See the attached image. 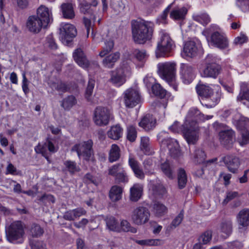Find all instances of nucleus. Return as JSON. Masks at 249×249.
<instances>
[{"label": "nucleus", "instance_id": "12", "mask_svg": "<svg viewBox=\"0 0 249 249\" xmlns=\"http://www.w3.org/2000/svg\"><path fill=\"white\" fill-rule=\"evenodd\" d=\"M109 109L104 107H97L94 111L93 120L94 123L99 126L107 125L111 116Z\"/></svg>", "mask_w": 249, "mask_h": 249}, {"label": "nucleus", "instance_id": "11", "mask_svg": "<svg viewBox=\"0 0 249 249\" xmlns=\"http://www.w3.org/2000/svg\"><path fill=\"white\" fill-rule=\"evenodd\" d=\"M77 35V30L74 25L62 23L60 28V38L62 42L68 45Z\"/></svg>", "mask_w": 249, "mask_h": 249}, {"label": "nucleus", "instance_id": "51", "mask_svg": "<svg viewBox=\"0 0 249 249\" xmlns=\"http://www.w3.org/2000/svg\"><path fill=\"white\" fill-rule=\"evenodd\" d=\"M194 20L205 25L210 21V18L206 14H196L193 16Z\"/></svg>", "mask_w": 249, "mask_h": 249}, {"label": "nucleus", "instance_id": "4", "mask_svg": "<svg viewBox=\"0 0 249 249\" xmlns=\"http://www.w3.org/2000/svg\"><path fill=\"white\" fill-rule=\"evenodd\" d=\"M220 59L216 56L208 54L205 58V66L200 70V74L204 77L215 78L220 73L221 67L219 65Z\"/></svg>", "mask_w": 249, "mask_h": 249}, {"label": "nucleus", "instance_id": "37", "mask_svg": "<svg viewBox=\"0 0 249 249\" xmlns=\"http://www.w3.org/2000/svg\"><path fill=\"white\" fill-rule=\"evenodd\" d=\"M153 212L157 216H161L167 212V207L159 201H155L152 206Z\"/></svg>", "mask_w": 249, "mask_h": 249}, {"label": "nucleus", "instance_id": "3", "mask_svg": "<svg viewBox=\"0 0 249 249\" xmlns=\"http://www.w3.org/2000/svg\"><path fill=\"white\" fill-rule=\"evenodd\" d=\"M25 225L20 221L11 223L5 229L7 240L12 243H21L23 241Z\"/></svg>", "mask_w": 249, "mask_h": 249}, {"label": "nucleus", "instance_id": "27", "mask_svg": "<svg viewBox=\"0 0 249 249\" xmlns=\"http://www.w3.org/2000/svg\"><path fill=\"white\" fill-rule=\"evenodd\" d=\"M73 57L76 62L81 67L86 68L89 65V62L86 58L83 51L81 49L75 50L73 53Z\"/></svg>", "mask_w": 249, "mask_h": 249}, {"label": "nucleus", "instance_id": "8", "mask_svg": "<svg viewBox=\"0 0 249 249\" xmlns=\"http://www.w3.org/2000/svg\"><path fill=\"white\" fill-rule=\"evenodd\" d=\"M199 129L196 121L186 120L182 125V133L189 144H195L199 139Z\"/></svg>", "mask_w": 249, "mask_h": 249}, {"label": "nucleus", "instance_id": "50", "mask_svg": "<svg viewBox=\"0 0 249 249\" xmlns=\"http://www.w3.org/2000/svg\"><path fill=\"white\" fill-rule=\"evenodd\" d=\"M178 184L180 189L185 187L187 183V176L185 171L183 169H180L178 173Z\"/></svg>", "mask_w": 249, "mask_h": 249}, {"label": "nucleus", "instance_id": "18", "mask_svg": "<svg viewBox=\"0 0 249 249\" xmlns=\"http://www.w3.org/2000/svg\"><path fill=\"white\" fill-rule=\"evenodd\" d=\"M210 43L212 45L220 49L228 48L229 43L226 36L218 32L213 33L211 36Z\"/></svg>", "mask_w": 249, "mask_h": 249}, {"label": "nucleus", "instance_id": "35", "mask_svg": "<svg viewBox=\"0 0 249 249\" xmlns=\"http://www.w3.org/2000/svg\"><path fill=\"white\" fill-rule=\"evenodd\" d=\"M212 116H207L205 118L204 115L201 113L199 110L196 108H191L188 112L187 115L188 119L194 118L196 119V120H199L202 121L205 119L208 120L212 118ZM187 120L190 121L189 119Z\"/></svg>", "mask_w": 249, "mask_h": 249}, {"label": "nucleus", "instance_id": "23", "mask_svg": "<svg viewBox=\"0 0 249 249\" xmlns=\"http://www.w3.org/2000/svg\"><path fill=\"white\" fill-rule=\"evenodd\" d=\"M156 124V120L153 116L147 114L141 120L139 125L146 131H149L155 127Z\"/></svg>", "mask_w": 249, "mask_h": 249}, {"label": "nucleus", "instance_id": "2", "mask_svg": "<svg viewBox=\"0 0 249 249\" xmlns=\"http://www.w3.org/2000/svg\"><path fill=\"white\" fill-rule=\"evenodd\" d=\"M215 91L206 85H199L196 86V89L199 96L206 99L208 103L205 104L207 107L212 108L215 107L220 101L222 96L221 90L219 86H216Z\"/></svg>", "mask_w": 249, "mask_h": 249}, {"label": "nucleus", "instance_id": "53", "mask_svg": "<svg viewBox=\"0 0 249 249\" xmlns=\"http://www.w3.org/2000/svg\"><path fill=\"white\" fill-rule=\"evenodd\" d=\"M98 3L96 0H94L91 3H88L85 1H83L80 3V9L81 12L84 14L89 13L90 12V5L93 6H97Z\"/></svg>", "mask_w": 249, "mask_h": 249}, {"label": "nucleus", "instance_id": "56", "mask_svg": "<svg viewBox=\"0 0 249 249\" xmlns=\"http://www.w3.org/2000/svg\"><path fill=\"white\" fill-rule=\"evenodd\" d=\"M212 237V232L207 231L202 233L199 238V243L207 244L210 242Z\"/></svg>", "mask_w": 249, "mask_h": 249}, {"label": "nucleus", "instance_id": "13", "mask_svg": "<svg viewBox=\"0 0 249 249\" xmlns=\"http://www.w3.org/2000/svg\"><path fill=\"white\" fill-rule=\"evenodd\" d=\"M123 96L124 104L127 108H133L140 101V94L135 89H127L124 92Z\"/></svg>", "mask_w": 249, "mask_h": 249}, {"label": "nucleus", "instance_id": "5", "mask_svg": "<svg viewBox=\"0 0 249 249\" xmlns=\"http://www.w3.org/2000/svg\"><path fill=\"white\" fill-rule=\"evenodd\" d=\"M159 73L160 77L165 80L175 90L178 86L176 83V64L173 62H165L158 64Z\"/></svg>", "mask_w": 249, "mask_h": 249}, {"label": "nucleus", "instance_id": "36", "mask_svg": "<svg viewBox=\"0 0 249 249\" xmlns=\"http://www.w3.org/2000/svg\"><path fill=\"white\" fill-rule=\"evenodd\" d=\"M192 155L193 161L197 164H200L204 162L206 155L204 151L199 148L195 150Z\"/></svg>", "mask_w": 249, "mask_h": 249}, {"label": "nucleus", "instance_id": "31", "mask_svg": "<svg viewBox=\"0 0 249 249\" xmlns=\"http://www.w3.org/2000/svg\"><path fill=\"white\" fill-rule=\"evenodd\" d=\"M152 91L155 96H159L160 98L170 97L169 93H168L166 90L163 89L158 83H155L152 86Z\"/></svg>", "mask_w": 249, "mask_h": 249}, {"label": "nucleus", "instance_id": "48", "mask_svg": "<svg viewBox=\"0 0 249 249\" xmlns=\"http://www.w3.org/2000/svg\"><path fill=\"white\" fill-rule=\"evenodd\" d=\"M143 166L146 175H152L154 174V169L152 160L150 159L145 160L143 162Z\"/></svg>", "mask_w": 249, "mask_h": 249}, {"label": "nucleus", "instance_id": "64", "mask_svg": "<svg viewBox=\"0 0 249 249\" xmlns=\"http://www.w3.org/2000/svg\"><path fill=\"white\" fill-rule=\"evenodd\" d=\"M248 38L247 36L241 33L240 35L235 38L233 43L235 45H242L248 41Z\"/></svg>", "mask_w": 249, "mask_h": 249}, {"label": "nucleus", "instance_id": "21", "mask_svg": "<svg viewBox=\"0 0 249 249\" xmlns=\"http://www.w3.org/2000/svg\"><path fill=\"white\" fill-rule=\"evenodd\" d=\"M128 164L137 178L140 179L144 178L145 174L141 168L140 163L131 156L129 157Z\"/></svg>", "mask_w": 249, "mask_h": 249}, {"label": "nucleus", "instance_id": "34", "mask_svg": "<svg viewBox=\"0 0 249 249\" xmlns=\"http://www.w3.org/2000/svg\"><path fill=\"white\" fill-rule=\"evenodd\" d=\"M122 192L123 189L121 187L117 185L113 186L109 194L110 199L114 202L119 200L122 198Z\"/></svg>", "mask_w": 249, "mask_h": 249}, {"label": "nucleus", "instance_id": "42", "mask_svg": "<svg viewBox=\"0 0 249 249\" xmlns=\"http://www.w3.org/2000/svg\"><path fill=\"white\" fill-rule=\"evenodd\" d=\"M132 54L137 61L142 63L141 66L143 65V63L148 57L146 52L144 50L135 49L133 51Z\"/></svg>", "mask_w": 249, "mask_h": 249}, {"label": "nucleus", "instance_id": "10", "mask_svg": "<svg viewBox=\"0 0 249 249\" xmlns=\"http://www.w3.org/2000/svg\"><path fill=\"white\" fill-rule=\"evenodd\" d=\"M150 216V212L146 207L138 206L132 211L131 214V219L134 225L142 226L149 221Z\"/></svg>", "mask_w": 249, "mask_h": 249}, {"label": "nucleus", "instance_id": "29", "mask_svg": "<svg viewBox=\"0 0 249 249\" xmlns=\"http://www.w3.org/2000/svg\"><path fill=\"white\" fill-rule=\"evenodd\" d=\"M123 134V129L119 124L111 126L107 132V136L114 140H119L122 137Z\"/></svg>", "mask_w": 249, "mask_h": 249}, {"label": "nucleus", "instance_id": "7", "mask_svg": "<svg viewBox=\"0 0 249 249\" xmlns=\"http://www.w3.org/2000/svg\"><path fill=\"white\" fill-rule=\"evenodd\" d=\"M160 38L155 51L157 57L167 56L174 47V42L165 31L160 32Z\"/></svg>", "mask_w": 249, "mask_h": 249}, {"label": "nucleus", "instance_id": "16", "mask_svg": "<svg viewBox=\"0 0 249 249\" xmlns=\"http://www.w3.org/2000/svg\"><path fill=\"white\" fill-rule=\"evenodd\" d=\"M222 161L228 171L232 173L237 172L241 164L239 158L234 155H227L222 158Z\"/></svg>", "mask_w": 249, "mask_h": 249}, {"label": "nucleus", "instance_id": "52", "mask_svg": "<svg viewBox=\"0 0 249 249\" xmlns=\"http://www.w3.org/2000/svg\"><path fill=\"white\" fill-rule=\"evenodd\" d=\"M47 149V146L45 142L43 144L38 143L37 145L35 146V151L36 153L41 154L46 159L49 160Z\"/></svg>", "mask_w": 249, "mask_h": 249}, {"label": "nucleus", "instance_id": "14", "mask_svg": "<svg viewBox=\"0 0 249 249\" xmlns=\"http://www.w3.org/2000/svg\"><path fill=\"white\" fill-rule=\"evenodd\" d=\"M238 231L243 232L249 227V208H245L239 211L236 216Z\"/></svg>", "mask_w": 249, "mask_h": 249}, {"label": "nucleus", "instance_id": "30", "mask_svg": "<svg viewBox=\"0 0 249 249\" xmlns=\"http://www.w3.org/2000/svg\"><path fill=\"white\" fill-rule=\"evenodd\" d=\"M181 73L183 78L187 80L188 83L190 82L195 77L193 67L183 64L181 65Z\"/></svg>", "mask_w": 249, "mask_h": 249}, {"label": "nucleus", "instance_id": "41", "mask_svg": "<svg viewBox=\"0 0 249 249\" xmlns=\"http://www.w3.org/2000/svg\"><path fill=\"white\" fill-rule=\"evenodd\" d=\"M119 232H131L132 233H136L137 229L135 227L131 226L130 223L126 220L122 219L119 222Z\"/></svg>", "mask_w": 249, "mask_h": 249}, {"label": "nucleus", "instance_id": "43", "mask_svg": "<svg viewBox=\"0 0 249 249\" xmlns=\"http://www.w3.org/2000/svg\"><path fill=\"white\" fill-rule=\"evenodd\" d=\"M220 229L222 232L227 235H230L232 231V222L231 220L223 221L220 225Z\"/></svg>", "mask_w": 249, "mask_h": 249}, {"label": "nucleus", "instance_id": "40", "mask_svg": "<svg viewBox=\"0 0 249 249\" xmlns=\"http://www.w3.org/2000/svg\"><path fill=\"white\" fill-rule=\"evenodd\" d=\"M237 126L242 129L249 126V119L242 116L240 114H236L233 118Z\"/></svg>", "mask_w": 249, "mask_h": 249}, {"label": "nucleus", "instance_id": "1", "mask_svg": "<svg viewBox=\"0 0 249 249\" xmlns=\"http://www.w3.org/2000/svg\"><path fill=\"white\" fill-rule=\"evenodd\" d=\"M154 25L151 21L142 20H132L131 29L134 41L138 44H143L152 39Z\"/></svg>", "mask_w": 249, "mask_h": 249}, {"label": "nucleus", "instance_id": "38", "mask_svg": "<svg viewBox=\"0 0 249 249\" xmlns=\"http://www.w3.org/2000/svg\"><path fill=\"white\" fill-rule=\"evenodd\" d=\"M61 11L64 18L71 19L74 17L75 14L72 5L71 3H63L61 5Z\"/></svg>", "mask_w": 249, "mask_h": 249}, {"label": "nucleus", "instance_id": "28", "mask_svg": "<svg viewBox=\"0 0 249 249\" xmlns=\"http://www.w3.org/2000/svg\"><path fill=\"white\" fill-rule=\"evenodd\" d=\"M120 56V54L119 52H115L107 56L103 60L102 63L104 66L107 68H112L115 62L119 59Z\"/></svg>", "mask_w": 249, "mask_h": 249}, {"label": "nucleus", "instance_id": "44", "mask_svg": "<svg viewBox=\"0 0 249 249\" xmlns=\"http://www.w3.org/2000/svg\"><path fill=\"white\" fill-rule=\"evenodd\" d=\"M162 172L169 178H173L174 169L173 166L170 164L168 161L162 163L160 166Z\"/></svg>", "mask_w": 249, "mask_h": 249}, {"label": "nucleus", "instance_id": "45", "mask_svg": "<svg viewBox=\"0 0 249 249\" xmlns=\"http://www.w3.org/2000/svg\"><path fill=\"white\" fill-rule=\"evenodd\" d=\"M120 156V148L116 144H112L110 150L109 160L112 162L119 159Z\"/></svg>", "mask_w": 249, "mask_h": 249}, {"label": "nucleus", "instance_id": "62", "mask_svg": "<svg viewBox=\"0 0 249 249\" xmlns=\"http://www.w3.org/2000/svg\"><path fill=\"white\" fill-rule=\"evenodd\" d=\"M123 169L120 164L114 165L109 168L108 174L115 177L118 173L122 171Z\"/></svg>", "mask_w": 249, "mask_h": 249}, {"label": "nucleus", "instance_id": "46", "mask_svg": "<svg viewBox=\"0 0 249 249\" xmlns=\"http://www.w3.org/2000/svg\"><path fill=\"white\" fill-rule=\"evenodd\" d=\"M105 46L99 54L101 57H103L107 54L112 51L114 47V42L111 39L106 40L105 42Z\"/></svg>", "mask_w": 249, "mask_h": 249}, {"label": "nucleus", "instance_id": "58", "mask_svg": "<svg viewBox=\"0 0 249 249\" xmlns=\"http://www.w3.org/2000/svg\"><path fill=\"white\" fill-rule=\"evenodd\" d=\"M241 135V138L238 141L240 145L243 146L249 143V131L247 130H243Z\"/></svg>", "mask_w": 249, "mask_h": 249}, {"label": "nucleus", "instance_id": "57", "mask_svg": "<svg viewBox=\"0 0 249 249\" xmlns=\"http://www.w3.org/2000/svg\"><path fill=\"white\" fill-rule=\"evenodd\" d=\"M95 80L93 79H89L88 86L86 90V97L88 100L89 99V98L90 97L93 93V89L95 86Z\"/></svg>", "mask_w": 249, "mask_h": 249}, {"label": "nucleus", "instance_id": "6", "mask_svg": "<svg viewBox=\"0 0 249 249\" xmlns=\"http://www.w3.org/2000/svg\"><path fill=\"white\" fill-rule=\"evenodd\" d=\"M131 73V68L126 62H124L116 70L110 72L109 81L115 86L120 87L123 85L129 77Z\"/></svg>", "mask_w": 249, "mask_h": 249}, {"label": "nucleus", "instance_id": "49", "mask_svg": "<svg viewBox=\"0 0 249 249\" xmlns=\"http://www.w3.org/2000/svg\"><path fill=\"white\" fill-rule=\"evenodd\" d=\"M76 104V100L73 96H69L65 98L62 102V106L65 109L69 110Z\"/></svg>", "mask_w": 249, "mask_h": 249}, {"label": "nucleus", "instance_id": "55", "mask_svg": "<svg viewBox=\"0 0 249 249\" xmlns=\"http://www.w3.org/2000/svg\"><path fill=\"white\" fill-rule=\"evenodd\" d=\"M141 148L145 154H151L150 151L149 139L148 137H142L141 138Z\"/></svg>", "mask_w": 249, "mask_h": 249}, {"label": "nucleus", "instance_id": "32", "mask_svg": "<svg viewBox=\"0 0 249 249\" xmlns=\"http://www.w3.org/2000/svg\"><path fill=\"white\" fill-rule=\"evenodd\" d=\"M149 190L155 197L161 196L166 192L164 187L160 183L151 184Z\"/></svg>", "mask_w": 249, "mask_h": 249}, {"label": "nucleus", "instance_id": "33", "mask_svg": "<svg viewBox=\"0 0 249 249\" xmlns=\"http://www.w3.org/2000/svg\"><path fill=\"white\" fill-rule=\"evenodd\" d=\"M107 228L110 231L119 232V222L113 216H108L106 219Z\"/></svg>", "mask_w": 249, "mask_h": 249}, {"label": "nucleus", "instance_id": "20", "mask_svg": "<svg viewBox=\"0 0 249 249\" xmlns=\"http://www.w3.org/2000/svg\"><path fill=\"white\" fill-rule=\"evenodd\" d=\"M199 45L194 40L187 41L184 45L182 55L193 58L196 56L199 51Z\"/></svg>", "mask_w": 249, "mask_h": 249}, {"label": "nucleus", "instance_id": "61", "mask_svg": "<svg viewBox=\"0 0 249 249\" xmlns=\"http://www.w3.org/2000/svg\"><path fill=\"white\" fill-rule=\"evenodd\" d=\"M30 246L31 249H45V245L41 241L38 240H30Z\"/></svg>", "mask_w": 249, "mask_h": 249}, {"label": "nucleus", "instance_id": "22", "mask_svg": "<svg viewBox=\"0 0 249 249\" xmlns=\"http://www.w3.org/2000/svg\"><path fill=\"white\" fill-rule=\"evenodd\" d=\"M36 14V16L41 19L44 25L47 26L52 19L51 10L44 5H41L38 8Z\"/></svg>", "mask_w": 249, "mask_h": 249}, {"label": "nucleus", "instance_id": "19", "mask_svg": "<svg viewBox=\"0 0 249 249\" xmlns=\"http://www.w3.org/2000/svg\"><path fill=\"white\" fill-rule=\"evenodd\" d=\"M219 140L221 144L226 148L231 147L235 137L234 132L231 129H224L219 133Z\"/></svg>", "mask_w": 249, "mask_h": 249}, {"label": "nucleus", "instance_id": "9", "mask_svg": "<svg viewBox=\"0 0 249 249\" xmlns=\"http://www.w3.org/2000/svg\"><path fill=\"white\" fill-rule=\"evenodd\" d=\"M92 142L88 140L75 144L71 148V151L76 152L78 157L87 161H94L92 150Z\"/></svg>", "mask_w": 249, "mask_h": 249}, {"label": "nucleus", "instance_id": "60", "mask_svg": "<svg viewBox=\"0 0 249 249\" xmlns=\"http://www.w3.org/2000/svg\"><path fill=\"white\" fill-rule=\"evenodd\" d=\"M184 218V211L182 210L179 214L173 220L171 225L174 228L179 226Z\"/></svg>", "mask_w": 249, "mask_h": 249}, {"label": "nucleus", "instance_id": "25", "mask_svg": "<svg viewBox=\"0 0 249 249\" xmlns=\"http://www.w3.org/2000/svg\"><path fill=\"white\" fill-rule=\"evenodd\" d=\"M143 186L140 183H135L130 189V199L133 202L138 201L142 197Z\"/></svg>", "mask_w": 249, "mask_h": 249}, {"label": "nucleus", "instance_id": "54", "mask_svg": "<svg viewBox=\"0 0 249 249\" xmlns=\"http://www.w3.org/2000/svg\"><path fill=\"white\" fill-rule=\"evenodd\" d=\"M127 139L131 142L135 141L137 133L135 127L133 125H129L127 127Z\"/></svg>", "mask_w": 249, "mask_h": 249}, {"label": "nucleus", "instance_id": "59", "mask_svg": "<svg viewBox=\"0 0 249 249\" xmlns=\"http://www.w3.org/2000/svg\"><path fill=\"white\" fill-rule=\"evenodd\" d=\"M227 245L228 249H243L244 248L243 243L239 240L228 242Z\"/></svg>", "mask_w": 249, "mask_h": 249}, {"label": "nucleus", "instance_id": "24", "mask_svg": "<svg viewBox=\"0 0 249 249\" xmlns=\"http://www.w3.org/2000/svg\"><path fill=\"white\" fill-rule=\"evenodd\" d=\"M188 13V9L185 7H177L171 11L170 17L176 20H182L185 18Z\"/></svg>", "mask_w": 249, "mask_h": 249}, {"label": "nucleus", "instance_id": "39", "mask_svg": "<svg viewBox=\"0 0 249 249\" xmlns=\"http://www.w3.org/2000/svg\"><path fill=\"white\" fill-rule=\"evenodd\" d=\"M136 242L139 245L145 246H160L164 244V241L159 239L136 240Z\"/></svg>", "mask_w": 249, "mask_h": 249}, {"label": "nucleus", "instance_id": "63", "mask_svg": "<svg viewBox=\"0 0 249 249\" xmlns=\"http://www.w3.org/2000/svg\"><path fill=\"white\" fill-rule=\"evenodd\" d=\"M65 165L68 168V170L71 173L78 172L79 170V167L77 166L75 162L71 161H66Z\"/></svg>", "mask_w": 249, "mask_h": 249}, {"label": "nucleus", "instance_id": "26", "mask_svg": "<svg viewBox=\"0 0 249 249\" xmlns=\"http://www.w3.org/2000/svg\"><path fill=\"white\" fill-rule=\"evenodd\" d=\"M237 100L245 105L249 106V89L248 84L242 83L240 85V91L237 97Z\"/></svg>", "mask_w": 249, "mask_h": 249}, {"label": "nucleus", "instance_id": "17", "mask_svg": "<svg viewBox=\"0 0 249 249\" xmlns=\"http://www.w3.org/2000/svg\"><path fill=\"white\" fill-rule=\"evenodd\" d=\"M26 25L27 30L33 34L39 33L42 28L47 27V25H44L41 19L36 16H30L28 18Z\"/></svg>", "mask_w": 249, "mask_h": 249}, {"label": "nucleus", "instance_id": "15", "mask_svg": "<svg viewBox=\"0 0 249 249\" xmlns=\"http://www.w3.org/2000/svg\"><path fill=\"white\" fill-rule=\"evenodd\" d=\"M161 146L167 147L169 154L174 158H176L181 155L179 144L177 140L170 138H165L161 142Z\"/></svg>", "mask_w": 249, "mask_h": 249}, {"label": "nucleus", "instance_id": "47", "mask_svg": "<svg viewBox=\"0 0 249 249\" xmlns=\"http://www.w3.org/2000/svg\"><path fill=\"white\" fill-rule=\"evenodd\" d=\"M44 232L43 229L38 224H33L30 229L29 234L33 237H39Z\"/></svg>", "mask_w": 249, "mask_h": 249}]
</instances>
